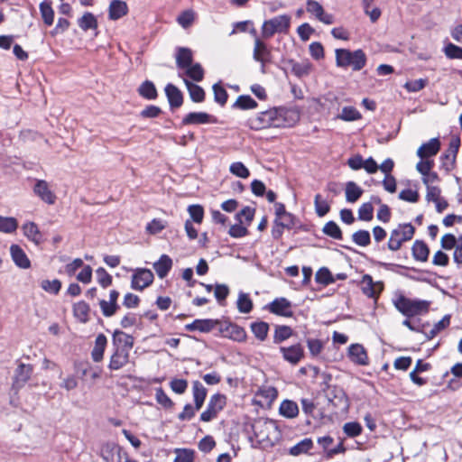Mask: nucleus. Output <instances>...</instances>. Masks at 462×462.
I'll use <instances>...</instances> for the list:
<instances>
[{"label": "nucleus", "instance_id": "de8ad7c7", "mask_svg": "<svg viewBox=\"0 0 462 462\" xmlns=\"http://www.w3.org/2000/svg\"><path fill=\"white\" fill-rule=\"evenodd\" d=\"M185 74L192 80L199 82L204 78V69L199 63H193L185 69Z\"/></svg>", "mask_w": 462, "mask_h": 462}, {"label": "nucleus", "instance_id": "ea45409f", "mask_svg": "<svg viewBox=\"0 0 462 462\" xmlns=\"http://www.w3.org/2000/svg\"><path fill=\"white\" fill-rule=\"evenodd\" d=\"M313 448L311 439L306 438L290 448V454L297 457L301 454L308 453Z\"/></svg>", "mask_w": 462, "mask_h": 462}, {"label": "nucleus", "instance_id": "c85d7f7f", "mask_svg": "<svg viewBox=\"0 0 462 462\" xmlns=\"http://www.w3.org/2000/svg\"><path fill=\"white\" fill-rule=\"evenodd\" d=\"M212 116L205 112H191L182 119L183 125H200L213 122Z\"/></svg>", "mask_w": 462, "mask_h": 462}, {"label": "nucleus", "instance_id": "58836bf2", "mask_svg": "<svg viewBox=\"0 0 462 462\" xmlns=\"http://www.w3.org/2000/svg\"><path fill=\"white\" fill-rule=\"evenodd\" d=\"M293 334L292 328L285 325H278L275 327L273 335V343L281 344L290 338Z\"/></svg>", "mask_w": 462, "mask_h": 462}, {"label": "nucleus", "instance_id": "09e8293b", "mask_svg": "<svg viewBox=\"0 0 462 462\" xmlns=\"http://www.w3.org/2000/svg\"><path fill=\"white\" fill-rule=\"evenodd\" d=\"M314 206L316 214L320 217L326 216L330 210L329 204L320 194L315 196Z\"/></svg>", "mask_w": 462, "mask_h": 462}, {"label": "nucleus", "instance_id": "f704fd0d", "mask_svg": "<svg viewBox=\"0 0 462 462\" xmlns=\"http://www.w3.org/2000/svg\"><path fill=\"white\" fill-rule=\"evenodd\" d=\"M346 199L349 203L357 201L363 194V189L354 181L346 184Z\"/></svg>", "mask_w": 462, "mask_h": 462}, {"label": "nucleus", "instance_id": "7c9ffc66", "mask_svg": "<svg viewBox=\"0 0 462 462\" xmlns=\"http://www.w3.org/2000/svg\"><path fill=\"white\" fill-rule=\"evenodd\" d=\"M411 253L416 261L426 262L429 258L430 248L425 242L416 240L412 245Z\"/></svg>", "mask_w": 462, "mask_h": 462}, {"label": "nucleus", "instance_id": "a211bd4d", "mask_svg": "<svg viewBox=\"0 0 462 462\" xmlns=\"http://www.w3.org/2000/svg\"><path fill=\"white\" fill-rule=\"evenodd\" d=\"M440 141L439 138H431L427 143H422L417 150V156L420 159H427L435 156L440 149Z\"/></svg>", "mask_w": 462, "mask_h": 462}, {"label": "nucleus", "instance_id": "6e6d98bb", "mask_svg": "<svg viewBox=\"0 0 462 462\" xmlns=\"http://www.w3.org/2000/svg\"><path fill=\"white\" fill-rule=\"evenodd\" d=\"M343 431L347 437L355 438L362 433V426L356 421L346 422L343 426Z\"/></svg>", "mask_w": 462, "mask_h": 462}, {"label": "nucleus", "instance_id": "9d476101", "mask_svg": "<svg viewBox=\"0 0 462 462\" xmlns=\"http://www.w3.org/2000/svg\"><path fill=\"white\" fill-rule=\"evenodd\" d=\"M126 452L114 442L105 443L100 449V455L106 462H121Z\"/></svg>", "mask_w": 462, "mask_h": 462}, {"label": "nucleus", "instance_id": "f3484780", "mask_svg": "<svg viewBox=\"0 0 462 462\" xmlns=\"http://www.w3.org/2000/svg\"><path fill=\"white\" fill-rule=\"evenodd\" d=\"M130 351L124 350L122 347L114 348L110 356L108 368L110 370H119L124 367L129 361Z\"/></svg>", "mask_w": 462, "mask_h": 462}, {"label": "nucleus", "instance_id": "e433bc0d", "mask_svg": "<svg viewBox=\"0 0 462 462\" xmlns=\"http://www.w3.org/2000/svg\"><path fill=\"white\" fill-rule=\"evenodd\" d=\"M40 13L44 23L51 26L54 21V11L51 7V2L45 0L40 4Z\"/></svg>", "mask_w": 462, "mask_h": 462}, {"label": "nucleus", "instance_id": "4468645a", "mask_svg": "<svg viewBox=\"0 0 462 462\" xmlns=\"http://www.w3.org/2000/svg\"><path fill=\"white\" fill-rule=\"evenodd\" d=\"M219 325L218 319H197L193 322L186 324L185 329L187 331H199L202 333L211 332L213 329L217 328Z\"/></svg>", "mask_w": 462, "mask_h": 462}, {"label": "nucleus", "instance_id": "7ed1b4c3", "mask_svg": "<svg viewBox=\"0 0 462 462\" xmlns=\"http://www.w3.org/2000/svg\"><path fill=\"white\" fill-rule=\"evenodd\" d=\"M395 308L404 316L411 318L427 312L429 302L420 300H411L403 295H400L394 300Z\"/></svg>", "mask_w": 462, "mask_h": 462}, {"label": "nucleus", "instance_id": "f03ea898", "mask_svg": "<svg viewBox=\"0 0 462 462\" xmlns=\"http://www.w3.org/2000/svg\"><path fill=\"white\" fill-rule=\"evenodd\" d=\"M335 55L336 64L339 68L350 67L354 71H359L366 64V55L361 49L356 51L337 49Z\"/></svg>", "mask_w": 462, "mask_h": 462}, {"label": "nucleus", "instance_id": "c03bdc74", "mask_svg": "<svg viewBox=\"0 0 462 462\" xmlns=\"http://www.w3.org/2000/svg\"><path fill=\"white\" fill-rule=\"evenodd\" d=\"M236 305L240 313L247 314L253 310V301L249 295L245 292L239 293Z\"/></svg>", "mask_w": 462, "mask_h": 462}, {"label": "nucleus", "instance_id": "6ab92c4d", "mask_svg": "<svg viewBox=\"0 0 462 462\" xmlns=\"http://www.w3.org/2000/svg\"><path fill=\"white\" fill-rule=\"evenodd\" d=\"M134 337L121 330H115L112 337L113 347H122L124 350L130 351L134 346Z\"/></svg>", "mask_w": 462, "mask_h": 462}, {"label": "nucleus", "instance_id": "680f3d73", "mask_svg": "<svg viewBox=\"0 0 462 462\" xmlns=\"http://www.w3.org/2000/svg\"><path fill=\"white\" fill-rule=\"evenodd\" d=\"M374 207L372 203H363L358 209V218L364 221H370L373 219Z\"/></svg>", "mask_w": 462, "mask_h": 462}, {"label": "nucleus", "instance_id": "a19ab883", "mask_svg": "<svg viewBox=\"0 0 462 462\" xmlns=\"http://www.w3.org/2000/svg\"><path fill=\"white\" fill-rule=\"evenodd\" d=\"M250 328L253 334L257 339H259L260 341H263L266 339L269 331L268 323L263 321L253 322Z\"/></svg>", "mask_w": 462, "mask_h": 462}, {"label": "nucleus", "instance_id": "1a4fd4ad", "mask_svg": "<svg viewBox=\"0 0 462 462\" xmlns=\"http://www.w3.org/2000/svg\"><path fill=\"white\" fill-rule=\"evenodd\" d=\"M360 288L365 296L376 300L383 290V283L374 282L370 274H365L360 282Z\"/></svg>", "mask_w": 462, "mask_h": 462}, {"label": "nucleus", "instance_id": "4c0bfd02", "mask_svg": "<svg viewBox=\"0 0 462 462\" xmlns=\"http://www.w3.org/2000/svg\"><path fill=\"white\" fill-rule=\"evenodd\" d=\"M141 97L148 100H153L157 97V89L154 84L150 80H145L138 88Z\"/></svg>", "mask_w": 462, "mask_h": 462}, {"label": "nucleus", "instance_id": "5fc2aeb1", "mask_svg": "<svg viewBox=\"0 0 462 462\" xmlns=\"http://www.w3.org/2000/svg\"><path fill=\"white\" fill-rule=\"evenodd\" d=\"M41 288L49 293L58 294L61 288V282L58 279H54L52 281L42 280L41 282Z\"/></svg>", "mask_w": 462, "mask_h": 462}, {"label": "nucleus", "instance_id": "052dcab7", "mask_svg": "<svg viewBox=\"0 0 462 462\" xmlns=\"http://www.w3.org/2000/svg\"><path fill=\"white\" fill-rule=\"evenodd\" d=\"M229 171L232 174L243 179H246L250 175L249 170L240 162H233Z\"/></svg>", "mask_w": 462, "mask_h": 462}, {"label": "nucleus", "instance_id": "13d9d810", "mask_svg": "<svg viewBox=\"0 0 462 462\" xmlns=\"http://www.w3.org/2000/svg\"><path fill=\"white\" fill-rule=\"evenodd\" d=\"M254 216V209L251 208L250 207H245L236 215V218L240 224L245 223L246 225H249L253 220Z\"/></svg>", "mask_w": 462, "mask_h": 462}, {"label": "nucleus", "instance_id": "0e129e2a", "mask_svg": "<svg viewBox=\"0 0 462 462\" xmlns=\"http://www.w3.org/2000/svg\"><path fill=\"white\" fill-rule=\"evenodd\" d=\"M155 398L159 404L163 406L164 408H171L173 406V402L171 399L167 395V393L164 392L162 388H157L155 390Z\"/></svg>", "mask_w": 462, "mask_h": 462}, {"label": "nucleus", "instance_id": "aec40b11", "mask_svg": "<svg viewBox=\"0 0 462 462\" xmlns=\"http://www.w3.org/2000/svg\"><path fill=\"white\" fill-rule=\"evenodd\" d=\"M350 360L358 365H368V356L365 347L360 344H352L348 348Z\"/></svg>", "mask_w": 462, "mask_h": 462}, {"label": "nucleus", "instance_id": "69168bd1", "mask_svg": "<svg viewBox=\"0 0 462 462\" xmlns=\"http://www.w3.org/2000/svg\"><path fill=\"white\" fill-rule=\"evenodd\" d=\"M229 294V288L226 284H216L214 289V295L220 305H223V302L226 299Z\"/></svg>", "mask_w": 462, "mask_h": 462}, {"label": "nucleus", "instance_id": "2eb2a0df", "mask_svg": "<svg viewBox=\"0 0 462 462\" xmlns=\"http://www.w3.org/2000/svg\"><path fill=\"white\" fill-rule=\"evenodd\" d=\"M280 352L283 359L291 365H297L304 356V350L300 344H295L291 346H281Z\"/></svg>", "mask_w": 462, "mask_h": 462}, {"label": "nucleus", "instance_id": "bf43d9fd", "mask_svg": "<svg viewBox=\"0 0 462 462\" xmlns=\"http://www.w3.org/2000/svg\"><path fill=\"white\" fill-rule=\"evenodd\" d=\"M97 281L103 287L107 288L112 284V276L103 267L96 270Z\"/></svg>", "mask_w": 462, "mask_h": 462}, {"label": "nucleus", "instance_id": "c9c22d12", "mask_svg": "<svg viewBox=\"0 0 462 462\" xmlns=\"http://www.w3.org/2000/svg\"><path fill=\"white\" fill-rule=\"evenodd\" d=\"M279 411L283 417L292 419L299 414V407L295 402L285 400L281 403Z\"/></svg>", "mask_w": 462, "mask_h": 462}, {"label": "nucleus", "instance_id": "dca6fc26", "mask_svg": "<svg viewBox=\"0 0 462 462\" xmlns=\"http://www.w3.org/2000/svg\"><path fill=\"white\" fill-rule=\"evenodd\" d=\"M34 193L44 202L52 205L56 201V195L50 189L46 180H38L33 187Z\"/></svg>", "mask_w": 462, "mask_h": 462}, {"label": "nucleus", "instance_id": "8fccbe9b", "mask_svg": "<svg viewBox=\"0 0 462 462\" xmlns=\"http://www.w3.org/2000/svg\"><path fill=\"white\" fill-rule=\"evenodd\" d=\"M337 118L346 122L356 121L361 118V114L354 106H345Z\"/></svg>", "mask_w": 462, "mask_h": 462}, {"label": "nucleus", "instance_id": "423d86ee", "mask_svg": "<svg viewBox=\"0 0 462 462\" xmlns=\"http://www.w3.org/2000/svg\"><path fill=\"white\" fill-rule=\"evenodd\" d=\"M226 403V398L224 394H213L207 405V409L200 414V420L208 422L217 418V414L224 409Z\"/></svg>", "mask_w": 462, "mask_h": 462}, {"label": "nucleus", "instance_id": "2f4dec72", "mask_svg": "<svg viewBox=\"0 0 462 462\" xmlns=\"http://www.w3.org/2000/svg\"><path fill=\"white\" fill-rule=\"evenodd\" d=\"M288 63L291 65V72L298 78L308 76L312 69V65L308 60L298 62L293 60H290Z\"/></svg>", "mask_w": 462, "mask_h": 462}, {"label": "nucleus", "instance_id": "39448f33", "mask_svg": "<svg viewBox=\"0 0 462 462\" xmlns=\"http://www.w3.org/2000/svg\"><path fill=\"white\" fill-rule=\"evenodd\" d=\"M291 16L282 14L263 22L262 34L265 39L271 38L275 33H286L291 26Z\"/></svg>", "mask_w": 462, "mask_h": 462}, {"label": "nucleus", "instance_id": "412c9836", "mask_svg": "<svg viewBox=\"0 0 462 462\" xmlns=\"http://www.w3.org/2000/svg\"><path fill=\"white\" fill-rule=\"evenodd\" d=\"M32 373V366L30 365L20 364L15 370L14 387L20 389L30 379Z\"/></svg>", "mask_w": 462, "mask_h": 462}, {"label": "nucleus", "instance_id": "ddd939ff", "mask_svg": "<svg viewBox=\"0 0 462 462\" xmlns=\"http://www.w3.org/2000/svg\"><path fill=\"white\" fill-rule=\"evenodd\" d=\"M307 12L314 15L319 22L325 24H332L334 16L324 11L322 5L315 0H308L306 4Z\"/></svg>", "mask_w": 462, "mask_h": 462}, {"label": "nucleus", "instance_id": "f257e3e1", "mask_svg": "<svg viewBox=\"0 0 462 462\" xmlns=\"http://www.w3.org/2000/svg\"><path fill=\"white\" fill-rule=\"evenodd\" d=\"M282 113V110H278L277 108L260 112L256 116L250 117L247 125L251 129L256 131L269 127H285L287 124Z\"/></svg>", "mask_w": 462, "mask_h": 462}, {"label": "nucleus", "instance_id": "a18cd8bd", "mask_svg": "<svg viewBox=\"0 0 462 462\" xmlns=\"http://www.w3.org/2000/svg\"><path fill=\"white\" fill-rule=\"evenodd\" d=\"M233 106L243 110L253 109L257 106V102L250 96L242 95L237 97Z\"/></svg>", "mask_w": 462, "mask_h": 462}, {"label": "nucleus", "instance_id": "c756f323", "mask_svg": "<svg viewBox=\"0 0 462 462\" xmlns=\"http://www.w3.org/2000/svg\"><path fill=\"white\" fill-rule=\"evenodd\" d=\"M24 236L36 245L42 243L43 238L41 231L34 222H27L23 226Z\"/></svg>", "mask_w": 462, "mask_h": 462}, {"label": "nucleus", "instance_id": "cd10ccee", "mask_svg": "<svg viewBox=\"0 0 462 462\" xmlns=\"http://www.w3.org/2000/svg\"><path fill=\"white\" fill-rule=\"evenodd\" d=\"M192 393L196 410H200L207 397L208 390L199 381H194L192 383Z\"/></svg>", "mask_w": 462, "mask_h": 462}, {"label": "nucleus", "instance_id": "4be33fe9", "mask_svg": "<svg viewBox=\"0 0 462 462\" xmlns=\"http://www.w3.org/2000/svg\"><path fill=\"white\" fill-rule=\"evenodd\" d=\"M165 94L171 109L179 108L183 103V95L181 91L173 84H167Z\"/></svg>", "mask_w": 462, "mask_h": 462}, {"label": "nucleus", "instance_id": "5701e85b", "mask_svg": "<svg viewBox=\"0 0 462 462\" xmlns=\"http://www.w3.org/2000/svg\"><path fill=\"white\" fill-rule=\"evenodd\" d=\"M10 254L13 261L18 267L28 269L31 266V262L25 252L18 245H12L10 246Z\"/></svg>", "mask_w": 462, "mask_h": 462}, {"label": "nucleus", "instance_id": "79ce46f5", "mask_svg": "<svg viewBox=\"0 0 462 462\" xmlns=\"http://www.w3.org/2000/svg\"><path fill=\"white\" fill-rule=\"evenodd\" d=\"M322 232L326 236L336 240H341L343 238V234L340 227L334 221L327 222L322 228Z\"/></svg>", "mask_w": 462, "mask_h": 462}, {"label": "nucleus", "instance_id": "bb28decb", "mask_svg": "<svg viewBox=\"0 0 462 462\" xmlns=\"http://www.w3.org/2000/svg\"><path fill=\"white\" fill-rule=\"evenodd\" d=\"M172 267V260L167 254H162L160 259L153 263V269L159 278L163 279L167 276Z\"/></svg>", "mask_w": 462, "mask_h": 462}, {"label": "nucleus", "instance_id": "20e7f679", "mask_svg": "<svg viewBox=\"0 0 462 462\" xmlns=\"http://www.w3.org/2000/svg\"><path fill=\"white\" fill-rule=\"evenodd\" d=\"M415 233V227L410 223L400 224L393 229L387 244L389 250L398 251L404 242L412 239Z\"/></svg>", "mask_w": 462, "mask_h": 462}, {"label": "nucleus", "instance_id": "a878e982", "mask_svg": "<svg viewBox=\"0 0 462 462\" xmlns=\"http://www.w3.org/2000/svg\"><path fill=\"white\" fill-rule=\"evenodd\" d=\"M107 345V338L104 334H99L96 337L94 347L91 351V357L94 362L103 360L104 353Z\"/></svg>", "mask_w": 462, "mask_h": 462}, {"label": "nucleus", "instance_id": "3c124183", "mask_svg": "<svg viewBox=\"0 0 462 462\" xmlns=\"http://www.w3.org/2000/svg\"><path fill=\"white\" fill-rule=\"evenodd\" d=\"M352 240L359 246H367L371 244L370 233L366 230H358L352 235Z\"/></svg>", "mask_w": 462, "mask_h": 462}, {"label": "nucleus", "instance_id": "4d7b16f0", "mask_svg": "<svg viewBox=\"0 0 462 462\" xmlns=\"http://www.w3.org/2000/svg\"><path fill=\"white\" fill-rule=\"evenodd\" d=\"M99 306L102 311V314L105 317H111L116 314V312L119 309V305L117 303H113L111 301H107L106 300H99Z\"/></svg>", "mask_w": 462, "mask_h": 462}, {"label": "nucleus", "instance_id": "473e14b6", "mask_svg": "<svg viewBox=\"0 0 462 462\" xmlns=\"http://www.w3.org/2000/svg\"><path fill=\"white\" fill-rule=\"evenodd\" d=\"M89 305L81 300L73 305V314L81 323H87L89 320Z\"/></svg>", "mask_w": 462, "mask_h": 462}, {"label": "nucleus", "instance_id": "6e6552de", "mask_svg": "<svg viewBox=\"0 0 462 462\" xmlns=\"http://www.w3.org/2000/svg\"><path fill=\"white\" fill-rule=\"evenodd\" d=\"M253 58L261 64V72L265 73V65L271 62L272 52L267 44L261 39H254V46L253 51Z\"/></svg>", "mask_w": 462, "mask_h": 462}, {"label": "nucleus", "instance_id": "393cba45", "mask_svg": "<svg viewBox=\"0 0 462 462\" xmlns=\"http://www.w3.org/2000/svg\"><path fill=\"white\" fill-rule=\"evenodd\" d=\"M176 64L179 69H186L193 64L192 51L189 48L179 47L176 54Z\"/></svg>", "mask_w": 462, "mask_h": 462}, {"label": "nucleus", "instance_id": "603ef678", "mask_svg": "<svg viewBox=\"0 0 462 462\" xmlns=\"http://www.w3.org/2000/svg\"><path fill=\"white\" fill-rule=\"evenodd\" d=\"M316 282L323 285H328L335 282V279L330 271L326 268H320L316 273Z\"/></svg>", "mask_w": 462, "mask_h": 462}, {"label": "nucleus", "instance_id": "338daca9", "mask_svg": "<svg viewBox=\"0 0 462 462\" xmlns=\"http://www.w3.org/2000/svg\"><path fill=\"white\" fill-rule=\"evenodd\" d=\"M445 55L449 59L462 60V47L448 43L444 48Z\"/></svg>", "mask_w": 462, "mask_h": 462}, {"label": "nucleus", "instance_id": "864d4df0", "mask_svg": "<svg viewBox=\"0 0 462 462\" xmlns=\"http://www.w3.org/2000/svg\"><path fill=\"white\" fill-rule=\"evenodd\" d=\"M213 92L215 101L221 106H225L228 97L226 90L219 83H216L213 85Z\"/></svg>", "mask_w": 462, "mask_h": 462}, {"label": "nucleus", "instance_id": "9b49d317", "mask_svg": "<svg viewBox=\"0 0 462 462\" xmlns=\"http://www.w3.org/2000/svg\"><path fill=\"white\" fill-rule=\"evenodd\" d=\"M153 273L149 269H137L132 276L131 287L134 290L143 291L152 283Z\"/></svg>", "mask_w": 462, "mask_h": 462}, {"label": "nucleus", "instance_id": "e2e57ef3", "mask_svg": "<svg viewBox=\"0 0 462 462\" xmlns=\"http://www.w3.org/2000/svg\"><path fill=\"white\" fill-rule=\"evenodd\" d=\"M188 212L191 219L197 223L201 224L204 217V209L200 205H190L188 208Z\"/></svg>", "mask_w": 462, "mask_h": 462}, {"label": "nucleus", "instance_id": "37998d69", "mask_svg": "<svg viewBox=\"0 0 462 462\" xmlns=\"http://www.w3.org/2000/svg\"><path fill=\"white\" fill-rule=\"evenodd\" d=\"M78 24L83 31H88L96 29L97 27V21L93 14L87 12L79 19Z\"/></svg>", "mask_w": 462, "mask_h": 462}, {"label": "nucleus", "instance_id": "0eeeda50", "mask_svg": "<svg viewBox=\"0 0 462 462\" xmlns=\"http://www.w3.org/2000/svg\"><path fill=\"white\" fill-rule=\"evenodd\" d=\"M217 329L223 337H228L232 340L244 342L246 339L245 330L244 328L238 326L237 324L231 322H221L219 320Z\"/></svg>", "mask_w": 462, "mask_h": 462}, {"label": "nucleus", "instance_id": "49530a36", "mask_svg": "<svg viewBox=\"0 0 462 462\" xmlns=\"http://www.w3.org/2000/svg\"><path fill=\"white\" fill-rule=\"evenodd\" d=\"M17 227L18 223L14 217L0 216V232L10 234L14 232Z\"/></svg>", "mask_w": 462, "mask_h": 462}, {"label": "nucleus", "instance_id": "72a5a7b5", "mask_svg": "<svg viewBox=\"0 0 462 462\" xmlns=\"http://www.w3.org/2000/svg\"><path fill=\"white\" fill-rule=\"evenodd\" d=\"M184 83L187 87L189 97L193 102L200 103V102L204 101L205 91L200 86H199L195 83H192L189 79H184Z\"/></svg>", "mask_w": 462, "mask_h": 462}, {"label": "nucleus", "instance_id": "774afa93", "mask_svg": "<svg viewBox=\"0 0 462 462\" xmlns=\"http://www.w3.org/2000/svg\"><path fill=\"white\" fill-rule=\"evenodd\" d=\"M171 389L177 394H182L188 388V381L185 379L174 378L170 382Z\"/></svg>", "mask_w": 462, "mask_h": 462}, {"label": "nucleus", "instance_id": "b1692460", "mask_svg": "<svg viewBox=\"0 0 462 462\" xmlns=\"http://www.w3.org/2000/svg\"><path fill=\"white\" fill-rule=\"evenodd\" d=\"M128 12V7L125 2L122 0L111 1L108 8V16L110 20H118L125 16Z\"/></svg>", "mask_w": 462, "mask_h": 462}, {"label": "nucleus", "instance_id": "f8f14e48", "mask_svg": "<svg viewBox=\"0 0 462 462\" xmlns=\"http://www.w3.org/2000/svg\"><path fill=\"white\" fill-rule=\"evenodd\" d=\"M267 310L275 315L291 318L293 315L291 302L286 298H276L267 306Z\"/></svg>", "mask_w": 462, "mask_h": 462}]
</instances>
